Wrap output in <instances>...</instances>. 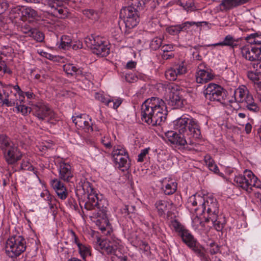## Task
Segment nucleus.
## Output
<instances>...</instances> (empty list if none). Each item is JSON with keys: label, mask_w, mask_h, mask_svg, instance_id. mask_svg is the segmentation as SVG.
I'll use <instances>...</instances> for the list:
<instances>
[{"label": "nucleus", "mask_w": 261, "mask_h": 261, "mask_svg": "<svg viewBox=\"0 0 261 261\" xmlns=\"http://www.w3.org/2000/svg\"><path fill=\"white\" fill-rule=\"evenodd\" d=\"M138 8L128 6L120 10V18L122 19L118 22L120 29L125 34L129 33V30L137 25L140 21Z\"/></svg>", "instance_id": "1"}, {"label": "nucleus", "mask_w": 261, "mask_h": 261, "mask_svg": "<svg viewBox=\"0 0 261 261\" xmlns=\"http://www.w3.org/2000/svg\"><path fill=\"white\" fill-rule=\"evenodd\" d=\"M173 123L174 129L178 130L179 133H185L190 138H200V127L195 119L182 116L174 120Z\"/></svg>", "instance_id": "2"}, {"label": "nucleus", "mask_w": 261, "mask_h": 261, "mask_svg": "<svg viewBox=\"0 0 261 261\" xmlns=\"http://www.w3.org/2000/svg\"><path fill=\"white\" fill-rule=\"evenodd\" d=\"M0 144L5 160L9 165H13L21 160L22 154L17 145L12 142L8 137L4 135H0Z\"/></svg>", "instance_id": "3"}, {"label": "nucleus", "mask_w": 261, "mask_h": 261, "mask_svg": "<svg viewBox=\"0 0 261 261\" xmlns=\"http://www.w3.org/2000/svg\"><path fill=\"white\" fill-rule=\"evenodd\" d=\"M25 239L21 236H12L6 242V253L11 258L19 256L26 249Z\"/></svg>", "instance_id": "4"}, {"label": "nucleus", "mask_w": 261, "mask_h": 261, "mask_svg": "<svg viewBox=\"0 0 261 261\" xmlns=\"http://www.w3.org/2000/svg\"><path fill=\"white\" fill-rule=\"evenodd\" d=\"M87 46L93 50V53L101 57H106L110 54V48L103 38L99 36H91L85 40Z\"/></svg>", "instance_id": "5"}, {"label": "nucleus", "mask_w": 261, "mask_h": 261, "mask_svg": "<svg viewBox=\"0 0 261 261\" xmlns=\"http://www.w3.org/2000/svg\"><path fill=\"white\" fill-rule=\"evenodd\" d=\"M204 88L203 93L206 99L221 102L227 97V91L219 85L209 83Z\"/></svg>", "instance_id": "6"}, {"label": "nucleus", "mask_w": 261, "mask_h": 261, "mask_svg": "<svg viewBox=\"0 0 261 261\" xmlns=\"http://www.w3.org/2000/svg\"><path fill=\"white\" fill-rule=\"evenodd\" d=\"M97 243V247L101 249L103 253L113 254L118 257L120 261H126L127 260L126 256L121 255V252L118 250L117 242H112L108 240H101L98 239Z\"/></svg>", "instance_id": "7"}, {"label": "nucleus", "mask_w": 261, "mask_h": 261, "mask_svg": "<svg viewBox=\"0 0 261 261\" xmlns=\"http://www.w3.org/2000/svg\"><path fill=\"white\" fill-rule=\"evenodd\" d=\"M91 191V193L88 194L87 200L84 203V207L88 210H92L95 208L99 210L98 213L102 214L105 212H107V207L105 204L108 205L107 202L104 199H99L97 197V194L92 193L93 190L90 188Z\"/></svg>", "instance_id": "8"}, {"label": "nucleus", "mask_w": 261, "mask_h": 261, "mask_svg": "<svg viewBox=\"0 0 261 261\" xmlns=\"http://www.w3.org/2000/svg\"><path fill=\"white\" fill-rule=\"evenodd\" d=\"M162 99L158 97H152L146 99L141 106V119L145 122L146 118L150 117L157 110V107L161 105Z\"/></svg>", "instance_id": "9"}, {"label": "nucleus", "mask_w": 261, "mask_h": 261, "mask_svg": "<svg viewBox=\"0 0 261 261\" xmlns=\"http://www.w3.org/2000/svg\"><path fill=\"white\" fill-rule=\"evenodd\" d=\"M160 102L161 103L157 107V110L155 111L154 114L150 117L146 118L145 122L152 126H156L160 125L162 122L166 120L167 115V107L163 100L160 101Z\"/></svg>", "instance_id": "10"}, {"label": "nucleus", "mask_w": 261, "mask_h": 261, "mask_svg": "<svg viewBox=\"0 0 261 261\" xmlns=\"http://www.w3.org/2000/svg\"><path fill=\"white\" fill-rule=\"evenodd\" d=\"M32 112L33 114L41 120H44L46 118L51 119L54 115L53 111L42 103L33 106Z\"/></svg>", "instance_id": "11"}, {"label": "nucleus", "mask_w": 261, "mask_h": 261, "mask_svg": "<svg viewBox=\"0 0 261 261\" xmlns=\"http://www.w3.org/2000/svg\"><path fill=\"white\" fill-rule=\"evenodd\" d=\"M241 53L243 57L249 61H261V46L251 48L245 46L241 48Z\"/></svg>", "instance_id": "12"}, {"label": "nucleus", "mask_w": 261, "mask_h": 261, "mask_svg": "<svg viewBox=\"0 0 261 261\" xmlns=\"http://www.w3.org/2000/svg\"><path fill=\"white\" fill-rule=\"evenodd\" d=\"M181 93L182 91L177 88H172L169 95V98L167 99L168 104L173 107L174 109L182 107L184 104Z\"/></svg>", "instance_id": "13"}, {"label": "nucleus", "mask_w": 261, "mask_h": 261, "mask_svg": "<svg viewBox=\"0 0 261 261\" xmlns=\"http://www.w3.org/2000/svg\"><path fill=\"white\" fill-rule=\"evenodd\" d=\"M202 23H205L206 24V22H195L194 21H186L181 24L170 26L167 28V31L170 35H175L178 34L181 31H187L190 26L196 25L197 27H199Z\"/></svg>", "instance_id": "14"}, {"label": "nucleus", "mask_w": 261, "mask_h": 261, "mask_svg": "<svg viewBox=\"0 0 261 261\" xmlns=\"http://www.w3.org/2000/svg\"><path fill=\"white\" fill-rule=\"evenodd\" d=\"M185 133L177 134L174 131H168L165 134L166 137L173 144H176L179 146H184L188 144L187 141L185 137Z\"/></svg>", "instance_id": "15"}, {"label": "nucleus", "mask_w": 261, "mask_h": 261, "mask_svg": "<svg viewBox=\"0 0 261 261\" xmlns=\"http://www.w3.org/2000/svg\"><path fill=\"white\" fill-rule=\"evenodd\" d=\"M12 86L11 85L5 84L3 85V88H4L3 92L5 96V98L3 99L2 97V100H1L2 105H5L8 107H13L15 105L17 100L15 98H12L10 95L12 93Z\"/></svg>", "instance_id": "16"}, {"label": "nucleus", "mask_w": 261, "mask_h": 261, "mask_svg": "<svg viewBox=\"0 0 261 261\" xmlns=\"http://www.w3.org/2000/svg\"><path fill=\"white\" fill-rule=\"evenodd\" d=\"M155 206L160 216L166 214L170 216L173 207V203L165 200H159L155 203Z\"/></svg>", "instance_id": "17"}, {"label": "nucleus", "mask_w": 261, "mask_h": 261, "mask_svg": "<svg viewBox=\"0 0 261 261\" xmlns=\"http://www.w3.org/2000/svg\"><path fill=\"white\" fill-rule=\"evenodd\" d=\"M59 178L65 181H70L73 178V173L69 164L65 163L60 164Z\"/></svg>", "instance_id": "18"}, {"label": "nucleus", "mask_w": 261, "mask_h": 261, "mask_svg": "<svg viewBox=\"0 0 261 261\" xmlns=\"http://www.w3.org/2000/svg\"><path fill=\"white\" fill-rule=\"evenodd\" d=\"M202 207L203 212L207 207V213L210 215H217L219 212L218 204L216 199L210 198L208 200H204L202 204Z\"/></svg>", "instance_id": "19"}, {"label": "nucleus", "mask_w": 261, "mask_h": 261, "mask_svg": "<svg viewBox=\"0 0 261 261\" xmlns=\"http://www.w3.org/2000/svg\"><path fill=\"white\" fill-rule=\"evenodd\" d=\"M51 185L57 194L61 199H65L67 196V191L64 185L59 180L55 179L52 180Z\"/></svg>", "instance_id": "20"}, {"label": "nucleus", "mask_w": 261, "mask_h": 261, "mask_svg": "<svg viewBox=\"0 0 261 261\" xmlns=\"http://www.w3.org/2000/svg\"><path fill=\"white\" fill-rule=\"evenodd\" d=\"M178 236L181 238L182 242L190 249L197 244V241L196 239H195L189 230L187 229L179 233Z\"/></svg>", "instance_id": "21"}, {"label": "nucleus", "mask_w": 261, "mask_h": 261, "mask_svg": "<svg viewBox=\"0 0 261 261\" xmlns=\"http://www.w3.org/2000/svg\"><path fill=\"white\" fill-rule=\"evenodd\" d=\"M49 6L51 8L50 14L55 17L63 19L65 18L68 16V9L67 8L62 7L59 6L57 5H51V4H49Z\"/></svg>", "instance_id": "22"}, {"label": "nucleus", "mask_w": 261, "mask_h": 261, "mask_svg": "<svg viewBox=\"0 0 261 261\" xmlns=\"http://www.w3.org/2000/svg\"><path fill=\"white\" fill-rule=\"evenodd\" d=\"M248 171L246 170L244 172V175H239L236 176L234 178V182L236 183V185L241 187L242 189L248 191L249 188V177H247V172Z\"/></svg>", "instance_id": "23"}, {"label": "nucleus", "mask_w": 261, "mask_h": 261, "mask_svg": "<svg viewBox=\"0 0 261 261\" xmlns=\"http://www.w3.org/2000/svg\"><path fill=\"white\" fill-rule=\"evenodd\" d=\"M38 17V13L31 7H24L21 10V18L22 20L31 21Z\"/></svg>", "instance_id": "24"}, {"label": "nucleus", "mask_w": 261, "mask_h": 261, "mask_svg": "<svg viewBox=\"0 0 261 261\" xmlns=\"http://www.w3.org/2000/svg\"><path fill=\"white\" fill-rule=\"evenodd\" d=\"M196 81L197 83H206L214 78V75L204 70H200L196 73Z\"/></svg>", "instance_id": "25"}, {"label": "nucleus", "mask_w": 261, "mask_h": 261, "mask_svg": "<svg viewBox=\"0 0 261 261\" xmlns=\"http://www.w3.org/2000/svg\"><path fill=\"white\" fill-rule=\"evenodd\" d=\"M97 217L99 219L97 220L96 224L99 226V228L103 232L106 230V227L110 225L107 212L102 214L97 213Z\"/></svg>", "instance_id": "26"}, {"label": "nucleus", "mask_w": 261, "mask_h": 261, "mask_svg": "<svg viewBox=\"0 0 261 261\" xmlns=\"http://www.w3.org/2000/svg\"><path fill=\"white\" fill-rule=\"evenodd\" d=\"M64 71L67 74L71 75H81L83 74L82 70L77 68L73 64H66L63 66Z\"/></svg>", "instance_id": "27"}, {"label": "nucleus", "mask_w": 261, "mask_h": 261, "mask_svg": "<svg viewBox=\"0 0 261 261\" xmlns=\"http://www.w3.org/2000/svg\"><path fill=\"white\" fill-rule=\"evenodd\" d=\"M191 249L200 258L202 261H211L208 255L206 254V250L204 248L201 246L198 247L196 244L194 247Z\"/></svg>", "instance_id": "28"}, {"label": "nucleus", "mask_w": 261, "mask_h": 261, "mask_svg": "<svg viewBox=\"0 0 261 261\" xmlns=\"http://www.w3.org/2000/svg\"><path fill=\"white\" fill-rule=\"evenodd\" d=\"M113 161L119 168L122 167L126 169L129 167V164L127 163V159L128 158V155L125 156H116L113 157Z\"/></svg>", "instance_id": "29"}, {"label": "nucleus", "mask_w": 261, "mask_h": 261, "mask_svg": "<svg viewBox=\"0 0 261 261\" xmlns=\"http://www.w3.org/2000/svg\"><path fill=\"white\" fill-rule=\"evenodd\" d=\"M235 40L231 35H227L223 41L213 44H208L206 46H229L233 47L236 45L234 44Z\"/></svg>", "instance_id": "30"}, {"label": "nucleus", "mask_w": 261, "mask_h": 261, "mask_svg": "<svg viewBox=\"0 0 261 261\" xmlns=\"http://www.w3.org/2000/svg\"><path fill=\"white\" fill-rule=\"evenodd\" d=\"M247 173V177H249V180H251V182H249V190H251L252 187L261 188V182L257 177H256L251 171H248Z\"/></svg>", "instance_id": "31"}, {"label": "nucleus", "mask_w": 261, "mask_h": 261, "mask_svg": "<svg viewBox=\"0 0 261 261\" xmlns=\"http://www.w3.org/2000/svg\"><path fill=\"white\" fill-rule=\"evenodd\" d=\"M237 7L234 0H222L219 5L220 10L222 11H226Z\"/></svg>", "instance_id": "32"}, {"label": "nucleus", "mask_w": 261, "mask_h": 261, "mask_svg": "<svg viewBox=\"0 0 261 261\" xmlns=\"http://www.w3.org/2000/svg\"><path fill=\"white\" fill-rule=\"evenodd\" d=\"M248 93V91L245 87L237 89L234 92L236 98L240 102H244V99Z\"/></svg>", "instance_id": "33"}, {"label": "nucleus", "mask_w": 261, "mask_h": 261, "mask_svg": "<svg viewBox=\"0 0 261 261\" xmlns=\"http://www.w3.org/2000/svg\"><path fill=\"white\" fill-rule=\"evenodd\" d=\"M72 43L70 37L67 35H63L61 38V43L59 47L64 49L70 48V45Z\"/></svg>", "instance_id": "34"}, {"label": "nucleus", "mask_w": 261, "mask_h": 261, "mask_svg": "<svg viewBox=\"0 0 261 261\" xmlns=\"http://www.w3.org/2000/svg\"><path fill=\"white\" fill-rule=\"evenodd\" d=\"M210 218L213 223L215 229L218 231H221L224 227L225 223L219 220L218 215H213V217Z\"/></svg>", "instance_id": "35"}, {"label": "nucleus", "mask_w": 261, "mask_h": 261, "mask_svg": "<svg viewBox=\"0 0 261 261\" xmlns=\"http://www.w3.org/2000/svg\"><path fill=\"white\" fill-rule=\"evenodd\" d=\"M204 200V199L200 195H194L189 198L188 203H191L194 206L197 205L198 203H199L202 206Z\"/></svg>", "instance_id": "36"}, {"label": "nucleus", "mask_w": 261, "mask_h": 261, "mask_svg": "<svg viewBox=\"0 0 261 261\" xmlns=\"http://www.w3.org/2000/svg\"><path fill=\"white\" fill-rule=\"evenodd\" d=\"M177 189V184L175 182H171L165 186V188L164 189V193L166 195H171L173 194Z\"/></svg>", "instance_id": "37"}, {"label": "nucleus", "mask_w": 261, "mask_h": 261, "mask_svg": "<svg viewBox=\"0 0 261 261\" xmlns=\"http://www.w3.org/2000/svg\"><path fill=\"white\" fill-rule=\"evenodd\" d=\"M73 123L78 128L83 127L84 123H85V118L83 117L82 115L77 116L76 117H72V118Z\"/></svg>", "instance_id": "38"}, {"label": "nucleus", "mask_w": 261, "mask_h": 261, "mask_svg": "<svg viewBox=\"0 0 261 261\" xmlns=\"http://www.w3.org/2000/svg\"><path fill=\"white\" fill-rule=\"evenodd\" d=\"M163 40L161 38L155 37L154 38L150 44V48L154 50H156L158 49L160 47H161V44L162 43Z\"/></svg>", "instance_id": "39"}, {"label": "nucleus", "mask_w": 261, "mask_h": 261, "mask_svg": "<svg viewBox=\"0 0 261 261\" xmlns=\"http://www.w3.org/2000/svg\"><path fill=\"white\" fill-rule=\"evenodd\" d=\"M166 77L170 81H175L177 76L176 71L174 68H171L167 70L165 73Z\"/></svg>", "instance_id": "40"}, {"label": "nucleus", "mask_w": 261, "mask_h": 261, "mask_svg": "<svg viewBox=\"0 0 261 261\" xmlns=\"http://www.w3.org/2000/svg\"><path fill=\"white\" fill-rule=\"evenodd\" d=\"M83 14L88 18L96 20L98 18V14L96 12L91 9H86L83 11Z\"/></svg>", "instance_id": "41"}, {"label": "nucleus", "mask_w": 261, "mask_h": 261, "mask_svg": "<svg viewBox=\"0 0 261 261\" xmlns=\"http://www.w3.org/2000/svg\"><path fill=\"white\" fill-rule=\"evenodd\" d=\"M172 225L175 231L177 233L178 236L186 229L177 220H174L172 222Z\"/></svg>", "instance_id": "42"}, {"label": "nucleus", "mask_w": 261, "mask_h": 261, "mask_svg": "<svg viewBox=\"0 0 261 261\" xmlns=\"http://www.w3.org/2000/svg\"><path fill=\"white\" fill-rule=\"evenodd\" d=\"M31 37L38 42H42L44 38L43 34L36 29Z\"/></svg>", "instance_id": "43"}, {"label": "nucleus", "mask_w": 261, "mask_h": 261, "mask_svg": "<svg viewBox=\"0 0 261 261\" xmlns=\"http://www.w3.org/2000/svg\"><path fill=\"white\" fill-rule=\"evenodd\" d=\"M15 105H16V108L18 111H20L23 115H26L28 112L30 113V112L32 111V108H31L24 105H18L17 101Z\"/></svg>", "instance_id": "44"}, {"label": "nucleus", "mask_w": 261, "mask_h": 261, "mask_svg": "<svg viewBox=\"0 0 261 261\" xmlns=\"http://www.w3.org/2000/svg\"><path fill=\"white\" fill-rule=\"evenodd\" d=\"M132 6L136 7L139 10H142L145 4V0H131Z\"/></svg>", "instance_id": "45"}, {"label": "nucleus", "mask_w": 261, "mask_h": 261, "mask_svg": "<svg viewBox=\"0 0 261 261\" xmlns=\"http://www.w3.org/2000/svg\"><path fill=\"white\" fill-rule=\"evenodd\" d=\"M127 155H128L127 152L126 151L125 149L123 148L114 149V150L112 152L113 158L116 156H125Z\"/></svg>", "instance_id": "46"}, {"label": "nucleus", "mask_w": 261, "mask_h": 261, "mask_svg": "<svg viewBox=\"0 0 261 261\" xmlns=\"http://www.w3.org/2000/svg\"><path fill=\"white\" fill-rule=\"evenodd\" d=\"M95 98L100 101L105 103L108 107L110 106V104L112 103L113 100L109 99L108 100L105 97V96L100 93H96L95 94Z\"/></svg>", "instance_id": "47"}, {"label": "nucleus", "mask_w": 261, "mask_h": 261, "mask_svg": "<svg viewBox=\"0 0 261 261\" xmlns=\"http://www.w3.org/2000/svg\"><path fill=\"white\" fill-rule=\"evenodd\" d=\"M20 169L23 170H28V171H34V168L33 166L31 165V164L27 161L23 160Z\"/></svg>", "instance_id": "48"}, {"label": "nucleus", "mask_w": 261, "mask_h": 261, "mask_svg": "<svg viewBox=\"0 0 261 261\" xmlns=\"http://www.w3.org/2000/svg\"><path fill=\"white\" fill-rule=\"evenodd\" d=\"M22 8L23 7L17 6L12 8L10 12V14L11 15H14L13 17L14 18L21 17V10H22Z\"/></svg>", "instance_id": "49"}, {"label": "nucleus", "mask_w": 261, "mask_h": 261, "mask_svg": "<svg viewBox=\"0 0 261 261\" xmlns=\"http://www.w3.org/2000/svg\"><path fill=\"white\" fill-rule=\"evenodd\" d=\"M209 251L211 254H215L217 253L220 250V247L215 242H212L210 244Z\"/></svg>", "instance_id": "50"}, {"label": "nucleus", "mask_w": 261, "mask_h": 261, "mask_svg": "<svg viewBox=\"0 0 261 261\" xmlns=\"http://www.w3.org/2000/svg\"><path fill=\"white\" fill-rule=\"evenodd\" d=\"M77 247L79 248V252L81 256L84 257V256L89 252V249L85 246L83 245L81 243H78Z\"/></svg>", "instance_id": "51"}, {"label": "nucleus", "mask_w": 261, "mask_h": 261, "mask_svg": "<svg viewBox=\"0 0 261 261\" xmlns=\"http://www.w3.org/2000/svg\"><path fill=\"white\" fill-rule=\"evenodd\" d=\"M248 77L254 82H257L259 80V72H254L253 71H248L247 72Z\"/></svg>", "instance_id": "52"}, {"label": "nucleus", "mask_w": 261, "mask_h": 261, "mask_svg": "<svg viewBox=\"0 0 261 261\" xmlns=\"http://www.w3.org/2000/svg\"><path fill=\"white\" fill-rule=\"evenodd\" d=\"M176 71L177 75H180L186 72V68L184 65H177L173 67Z\"/></svg>", "instance_id": "53"}, {"label": "nucleus", "mask_w": 261, "mask_h": 261, "mask_svg": "<svg viewBox=\"0 0 261 261\" xmlns=\"http://www.w3.org/2000/svg\"><path fill=\"white\" fill-rule=\"evenodd\" d=\"M150 148H146L141 150V153L138 155V162H142L144 161V159L148 153Z\"/></svg>", "instance_id": "54"}, {"label": "nucleus", "mask_w": 261, "mask_h": 261, "mask_svg": "<svg viewBox=\"0 0 261 261\" xmlns=\"http://www.w3.org/2000/svg\"><path fill=\"white\" fill-rule=\"evenodd\" d=\"M35 28L30 27L29 25H24L21 28L22 32L25 34H27L29 36H31L35 30Z\"/></svg>", "instance_id": "55"}, {"label": "nucleus", "mask_w": 261, "mask_h": 261, "mask_svg": "<svg viewBox=\"0 0 261 261\" xmlns=\"http://www.w3.org/2000/svg\"><path fill=\"white\" fill-rule=\"evenodd\" d=\"M83 127H81V129H84L85 132H89L93 131L94 129L92 126V123L89 122L85 119V123H84Z\"/></svg>", "instance_id": "56"}, {"label": "nucleus", "mask_w": 261, "mask_h": 261, "mask_svg": "<svg viewBox=\"0 0 261 261\" xmlns=\"http://www.w3.org/2000/svg\"><path fill=\"white\" fill-rule=\"evenodd\" d=\"M83 47L82 43L80 41H72V43L70 45V48H72L73 50H77Z\"/></svg>", "instance_id": "57"}, {"label": "nucleus", "mask_w": 261, "mask_h": 261, "mask_svg": "<svg viewBox=\"0 0 261 261\" xmlns=\"http://www.w3.org/2000/svg\"><path fill=\"white\" fill-rule=\"evenodd\" d=\"M135 210V206L133 205H125L122 213L126 214L127 215H129L130 213H133Z\"/></svg>", "instance_id": "58"}, {"label": "nucleus", "mask_w": 261, "mask_h": 261, "mask_svg": "<svg viewBox=\"0 0 261 261\" xmlns=\"http://www.w3.org/2000/svg\"><path fill=\"white\" fill-rule=\"evenodd\" d=\"M246 107L247 109L253 112H256L259 111V107L254 102L253 103L248 104L246 105Z\"/></svg>", "instance_id": "59"}, {"label": "nucleus", "mask_w": 261, "mask_h": 261, "mask_svg": "<svg viewBox=\"0 0 261 261\" xmlns=\"http://www.w3.org/2000/svg\"><path fill=\"white\" fill-rule=\"evenodd\" d=\"M9 4L6 2H1L0 0V14L4 13L8 8Z\"/></svg>", "instance_id": "60"}, {"label": "nucleus", "mask_w": 261, "mask_h": 261, "mask_svg": "<svg viewBox=\"0 0 261 261\" xmlns=\"http://www.w3.org/2000/svg\"><path fill=\"white\" fill-rule=\"evenodd\" d=\"M122 100L121 99H117L115 101H112V104H110L109 107L113 108L114 109H117L119 106L121 104Z\"/></svg>", "instance_id": "61"}, {"label": "nucleus", "mask_w": 261, "mask_h": 261, "mask_svg": "<svg viewBox=\"0 0 261 261\" xmlns=\"http://www.w3.org/2000/svg\"><path fill=\"white\" fill-rule=\"evenodd\" d=\"M173 46L171 44H165L161 46V50L164 53L169 52L172 50Z\"/></svg>", "instance_id": "62"}, {"label": "nucleus", "mask_w": 261, "mask_h": 261, "mask_svg": "<svg viewBox=\"0 0 261 261\" xmlns=\"http://www.w3.org/2000/svg\"><path fill=\"white\" fill-rule=\"evenodd\" d=\"M254 35H256V38H255V40L253 41L254 42H256L257 43V44H261V32H258L253 34H250V36L252 37Z\"/></svg>", "instance_id": "63"}, {"label": "nucleus", "mask_w": 261, "mask_h": 261, "mask_svg": "<svg viewBox=\"0 0 261 261\" xmlns=\"http://www.w3.org/2000/svg\"><path fill=\"white\" fill-rule=\"evenodd\" d=\"M139 246L141 250H143L145 252L148 251L150 248L148 243L143 241L140 243Z\"/></svg>", "instance_id": "64"}]
</instances>
